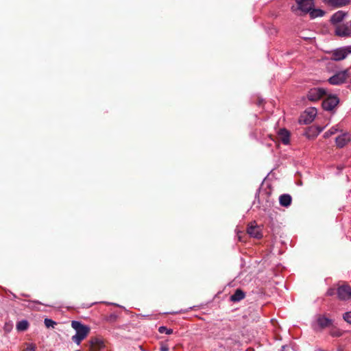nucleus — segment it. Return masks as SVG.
<instances>
[{
  "label": "nucleus",
  "mask_w": 351,
  "mask_h": 351,
  "mask_svg": "<svg viewBox=\"0 0 351 351\" xmlns=\"http://www.w3.org/2000/svg\"><path fill=\"white\" fill-rule=\"evenodd\" d=\"M325 95L326 90L324 88H313L308 91L306 97L311 101H317Z\"/></svg>",
  "instance_id": "obj_6"
},
{
  "label": "nucleus",
  "mask_w": 351,
  "mask_h": 351,
  "mask_svg": "<svg viewBox=\"0 0 351 351\" xmlns=\"http://www.w3.org/2000/svg\"><path fill=\"white\" fill-rule=\"evenodd\" d=\"M159 332L160 333H165L167 335H170L173 332V330L171 329H169L165 326H160L158 329Z\"/></svg>",
  "instance_id": "obj_23"
},
{
  "label": "nucleus",
  "mask_w": 351,
  "mask_h": 351,
  "mask_svg": "<svg viewBox=\"0 0 351 351\" xmlns=\"http://www.w3.org/2000/svg\"><path fill=\"white\" fill-rule=\"evenodd\" d=\"M247 232L250 237L256 239H260L262 237L261 228L255 222L251 223L248 225Z\"/></svg>",
  "instance_id": "obj_10"
},
{
  "label": "nucleus",
  "mask_w": 351,
  "mask_h": 351,
  "mask_svg": "<svg viewBox=\"0 0 351 351\" xmlns=\"http://www.w3.org/2000/svg\"><path fill=\"white\" fill-rule=\"evenodd\" d=\"M104 346V342L101 339L98 338H93L90 341V351H99Z\"/></svg>",
  "instance_id": "obj_13"
},
{
  "label": "nucleus",
  "mask_w": 351,
  "mask_h": 351,
  "mask_svg": "<svg viewBox=\"0 0 351 351\" xmlns=\"http://www.w3.org/2000/svg\"><path fill=\"white\" fill-rule=\"evenodd\" d=\"M308 14L311 19H315L317 17L323 16L325 14V12L319 8H314V4L313 3Z\"/></svg>",
  "instance_id": "obj_17"
},
{
  "label": "nucleus",
  "mask_w": 351,
  "mask_h": 351,
  "mask_svg": "<svg viewBox=\"0 0 351 351\" xmlns=\"http://www.w3.org/2000/svg\"><path fill=\"white\" fill-rule=\"evenodd\" d=\"M335 35L341 38L351 37V29L348 23L336 25Z\"/></svg>",
  "instance_id": "obj_7"
},
{
  "label": "nucleus",
  "mask_w": 351,
  "mask_h": 351,
  "mask_svg": "<svg viewBox=\"0 0 351 351\" xmlns=\"http://www.w3.org/2000/svg\"><path fill=\"white\" fill-rule=\"evenodd\" d=\"M44 323L47 328H54V326L56 325V322L49 318H45Z\"/></svg>",
  "instance_id": "obj_21"
},
{
  "label": "nucleus",
  "mask_w": 351,
  "mask_h": 351,
  "mask_svg": "<svg viewBox=\"0 0 351 351\" xmlns=\"http://www.w3.org/2000/svg\"><path fill=\"white\" fill-rule=\"evenodd\" d=\"M28 327L29 323L25 319L21 320L16 324V329L19 331H25L28 328Z\"/></svg>",
  "instance_id": "obj_19"
},
{
  "label": "nucleus",
  "mask_w": 351,
  "mask_h": 351,
  "mask_svg": "<svg viewBox=\"0 0 351 351\" xmlns=\"http://www.w3.org/2000/svg\"><path fill=\"white\" fill-rule=\"evenodd\" d=\"M330 2L332 3V5H335L336 7H342V6H345L346 5H348V3L350 1H330Z\"/></svg>",
  "instance_id": "obj_22"
},
{
  "label": "nucleus",
  "mask_w": 351,
  "mask_h": 351,
  "mask_svg": "<svg viewBox=\"0 0 351 351\" xmlns=\"http://www.w3.org/2000/svg\"><path fill=\"white\" fill-rule=\"evenodd\" d=\"M326 96L322 101V107L325 110L332 111L339 104V99L336 95L329 94Z\"/></svg>",
  "instance_id": "obj_5"
},
{
  "label": "nucleus",
  "mask_w": 351,
  "mask_h": 351,
  "mask_svg": "<svg viewBox=\"0 0 351 351\" xmlns=\"http://www.w3.org/2000/svg\"><path fill=\"white\" fill-rule=\"evenodd\" d=\"M338 298L341 300L351 299V287L348 285H343L337 289Z\"/></svg>",
  "instance_id": "obj_8"
},
{
  "label": "nucleus",
  "mask_w": 351,
  "mask_h": 351,
  "mask_svg": "<svg viewBox=\"0 0 351 351\" xmlns=\"http://www.w3.org/2000/svg\"><path fill=\"white\" fill-rule=\"evenodd\" d=\"M350 54H351V45H348L334 49L331 52L330 58L335 61H341L346 58Z\"/></svg>",
  "instance_id": "obj_3"
},
{
  "label": "nucleus",
  "mask_w": 351,
  "mask_h": 351,
  "mask_svg": "<svg viewBox=\"0 0 351 351\" xmlns=\"http://www.w3.org/2000/svg\"><path fill=\"white\" fill-rule=\"evenodd\" d=\"M245 293L241 289H237L234 293L230 296V301L233 302H238L244 299Z\"/></svg>",
  "instance_id": "obj_16"
},
{
  "label": "nucleus",
  "mask_w": 351,
  "mask_h": 351,
  "mask_svg": "<svg viewBox=\"0 0 351 351\" xmlns=\"http://www.w3.org/2000/svg\"><path fill=\"white\" fill-rule=\"evenodd\" d=\"M332 319L326 317L324 315H319L317 316L316 319V327H317V328H315V329L322 330L324 328L330 327V326L332 325Z\"/></svg>",
  "instance_id": "obj_9"
},
{
  "label": "nucleus",
  "mask_w": 351,
  "mask_h": 351,
  "mask_svg": "<svg viewBox=\"0 0 351 351\" xmlns=\"http://www.w3.org/2000/svg\"><path fill=\"white\" fill-rule=\"evenodd\" d=\"M330 335L333 337H339L341 335V332L340 331H334L330 332Z\"/></svg>",
  "instance_id": "obj_26"
},
{
  "label": "nucleus",
  "mask_w": 351,
  "mask_h": 351,
  "mask_svg": "<svg viewBox=\"0 0 351 351\" xmlns=\"http://www.w3.org/2000/svg\"><path fill=\"white\" fill-rule=\"evenodd\" d=\"M338 131V129L337 128V127H332L329 130H328L327 132H326L324 134V136L325 138H328L333 134H335V133H337Z\"/></svg>",
  "instance_id": "obj_20"
},
{
  "label": "nucleus",
  "mask_w": 351,
  "mask_h": 351,
  "mask_svg": "<svg viewBox=\"0 0 351 351\" xmlns=\"http://www.w3.org/2000/svg\"><path fill=\"white\" fill-rule=\"evenodd\" d=\"M337 293V289L335 288L331 287L328 289L326 292V295L328 296H332Z\"/></svg>",
  "instance_id": "obj_25"
},
{
  "label": "nucleus",
  "mask_w": 351,
  "mask_h": 351,
  "mask_svg": "<svg viewBox=\"0 0 351 351\" xmlns=\"http://www.w3.org/2000/svg\"><path fill=\"white\" fill-rule=\"evenodd\" d=\"M169 348L167 346H162L160 348V351H168Z\"/></svg>",
  "instance_id": "obj_28"
},
{
  "label": "nucleus",
  "mask_w": 351,
  "mask_h": 351,
  "mask_svg": "<svg viewBox=\"0 0 351 351\" xmlns=\"http://www.w3.org/2000/svg\"><path fill=\"white\" fill-rule=\"evenodd\" d=\"M25 351H35V346L32 344L29 345L26 349Z\"/></svg>",
  "instance_id": "obj_27"
},
{
  "label": "nucleus",
  "mask_w": 351,
  "mask_h": 351,
  "mask_svg": "<svg viewBox=\"0 0 351 351\" xmlns=\"http://www.w3.org/2000/svg\"><path fill=\"white\" fill-rule=\"evenodd\" d=\"M350 69L337 72L328 79V82L332 85H340L347 80L350 77Z\"/></svg>",
  "instance_id": "obj_4"
},
{
  "label": "nucleus",
  "mask_w": 351,
  "mask_h": 351,
  "mask_svg": "<svg viewBox=\"0 0 351 351\" xmlns=\"http://www.w3.org/2000/svg\"><path fill=\"white\" fill-rule=\"evenodd\" d=\"M350 69H351V65H350Z\"/></svg>",
  "instance_id": "obj_29"
},
{
  "label": "nucleus",
  "mask_w": 351,
  "mask_h": 351,
  "mask_svg": "<svg viewBox=\"0 0 351 351\" xmlns=\"http://www.w3.org/2000/svg\"><path fill=\"white\" fill-rule=\"evenodd\" d=\"M278 141L284 145H289L290 143V132L285 128L280 129L278 133Z\"/></svg>",
  "instance_id": "obj_12"
},
{
  "label": "nucleus",
  "mask_w": 351,
  "mask_h": 351,
  "mask_svg": "<svg viewBox=\"0 0 351 351\" xmlns=\"http://www.w3.org/2000/svg\"><path fill=\"white\" fill-rule=\"evenodd\" d=\"M343 317L346 322L351 324V311L345 313Z\"/></svg>",
  "instance_id": "obj_24"
},
{
  "label": "nucleus",
  "mask_w": 351,
  "mask_h": 351,
  "mask_svg": "<svg viewBox=\"0 0 351 351\" xmlns=\"http://www.w3.org/2000/svg\"><path fill=\"white\" fill-rule=\"evenodd\" d=\"M346 13L343 11L339 10L334 13L330 19V21L332 24H337L341 22L345 18Z\"/></svg>",
  "instance_id": "obj_14"
},
{
  "label": "nucleus",
  "mask_w": 351,
  "mask_h": 351,
  "mask_svg": "<svg viewBox=\"0 0 351 351\" xmlns=\"http://www.w3.org/2000/svg\"><path fill=\"white\" fill-rule=\"evenodd\" d=\"M291 6V11L296 15L303 16L309 13L313 1H295Z\"/></svg>",
  "instance_id": "obj_2"
},
{
  "label": "nucleus",
  "mask_w": 351,
  "mask_h": 351,
  "mask_svg": "<svg viewBox=\"0 0 351 351\" xmlns=\"http://www.w3.org/2000/svg\"><path fill=\"white\" fill-rule=\"evenodd\" d=\"M291 196L289 194L281 195L279 197L280 204L282 206L287 207L291 204Z\"/></svg>",
  "instance_id": "obj_18"
},
{
  "label": "nucleus",
  "mask_w": 351,
  "mask_h": 351,
  "mask_svg": "<svg viewBox=\"0 0 351 351\" xmlns=\"http://www.w3.org/2000/svg\"><path fill=\"white\" fill-rule=\"evenodd\" d=\"M351 140V136L348 132H344L338 136L336 139V145L338 147L342 148L347 145Z\"/></svg>",
  "instance_id": "obj_11"
},
{
  "label": "nucleus",
  "mask_w": 351,
  "mask_h": 351,
  "mask_svg": "<svg viewBox=\"0 0 351 351\" xmlns=\"http://www.w3.org/2000/svg\"><path fill=\"white\" fill-rule=\"evenodd\" d=\"M71 326L76 331L75 335L72 337V340L80 345L82 341L88 336L90 328L78 321H72Z\"/></svg>",
  "instance_id": "obj_1"
},
{
  "label": "nucleus",
  "mask_w": 351,
  "mask_h": 351,
  "mask_svg": "<svg viewBox=\"0 0 351 351\" xmlns=\"http://www.w3.org/2000/svg\"><path fill=\"white\" fill-rule=\"evenodd\" d=\"M305 116L307 117L304 119L305 123H311L314 118L315 117L317 114V110L315 108H311L305 110L304 112Z\"/></svg>",
  "instance_id": "obj_15"
}]
</instances>
